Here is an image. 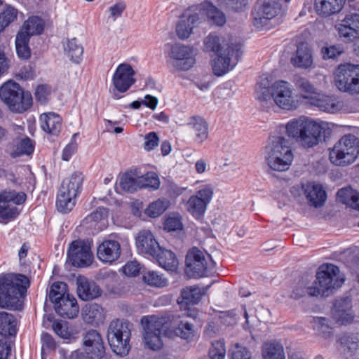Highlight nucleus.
<instances>
[{
	"mask_svg": "<svg viewBox=\"0 0 359 359\" xmlns=\"http://www.w3.org/2000/svg\"><path fill=\"white\" fill-rule=\"evenodd\" d=\"M358 155L359 140L352 134L344 135L329 149V159L336 166L349 165L355 161Z\"/></svg>",
	"mask_w": 359,
	"mask_h": 359,
	"instance_id": "nucleus-7",
	"label": "nucleus"
},
{
	"mask_svg": "<svg viewBox=\"0 0 359 359\" xmlns=\"http://www.w3.org/2000/svg\"><path fill=\"white\" fill-rule=\"evenodd\" d=\"M219 6L234 12L243 11L248 5V0H215Z\"/></svg>",
	"mask_w": 359,
	"mask_h": 359,
	"instance_id": "nucleus-51",
	"label": "nucleus"
},
{
	"mask_svg": "<svg viewBox=\"0 0 359 359\" xmlns=\"http://www.w3.org/2000/svg\"><path fill=\"white\" fill-rule=\"evenodd\" d=\"M136 245L140 253L152 257L159 250L160 247L154 236L149 230H143L139 233L136 238Z\"/></svg>",
	"mask_w": 359,
	"mask_h": 359,
	"instance_id": "nucleus-24",
	"label": "nucleus"
},
{
	"mask_svg": "<svg viewBox=\"0 0 359 359\" xmlns=\"http://www.w3.org/2000/svg\"><path fill=\"white\" fill-rule=\"evenodd\" d=\"M168 318L166 317L151 316L142 318L141 322L145 346L154 351L162 347L161 337L168 329Z\"/></svg>",
	"mask_w": 359,
	"mask_h": 359,
	"instance_id": "nucleus-10",
	"label": "nucleus"
},
{
	"mask_svg": "<svg viewBox=\"0 0 359 359\" xmlns=\"http://www.w3.org/2000/svg\"><path fill=\"white\" fill-rule=\"evenodd\" d=\"M282 11L279 1L265 0L262 5L256 8L252 13L253 26L258 29H269L270 20L277 16Z\"/></svg>",
	"mask_w": 359,
	"mask_h": 359,
	"instance_id": "nucleus-15",
	"label": "nucleus"
},
{
	"mask_svg": "<svg viewBox=\"0 0 359 359\" xmlns=\"http://www.w3.org/2000/svg\"><path fill=\"white\" fill-rule=\"evenodd\" d=\"M263 359H285L283 345L276 341L265 342L262 348Z\"/></svg>",
	"mask_w": 359,
	"mask_h": 359,
	"instance_id": "nucleus-36",
	"label": "nucleus"
},
{
	"mask_svg": "<svg viewBox=\"0 0 359 359\" xmlns=\"http://www.w3.org/2000/svg\"><path fill=\"white\" fill-rule=\"evenodd\" d=\"M344 53V48L339 45L323 47L321 54L325 60L334 59Z\"/></svg>",
	"mask_w": 359,
	"mask_h": 359,
	"instance_id": "nucleus-57",
	"label": "nucleus"
},
{
	"mask_svg": "<svg viewBox=\"0 0 359 359\" xmlns=\"http://www.w3.org/2000/svg\"><path fill=\"white\" fill-rule=\"evenodd\" d=\"M141 181V188H151L156 190L159 188L160 180L154 172H148L143 176L140 177Z\"/></svg>",
	"mask_w": 359,
	"mask_h": 359,
	"instance_id": "nucleus-55",
	"label": "nucleus"
},
{
	"mask_svg": "<svg viewBox=\"0 0 359 359\" xmlns=\"http://www.w3.org/2000/svg\"><path fill=\"white\" fill-rule=\"evenodd\" d=\"M153 257L158 262L159 265L168 271H175L178 266V261L175 255L170 250L161 248L156 252Z\"/></svg>",
	"mask_w": 359,
	"mask_h": 359,
	"instance_id": "nucleus-35",
	"label": "nucleus"
},
{
	"mask_svg": "<svg viewBox=\"0 0 359 359\" xmlns=\"http://www.w3.org/2000/svg\"><path fill=\"white\" fill-rule=\"evenodd\" d=\"M142 280L146 284L156 287H163L168 285L167 279L163 275L154 271L144 272Z\"/></svg>",
	"mask_w": 359,
	"mask_h": 359,
	"instance_id": "nucleus-49",
	"label": "nucleus"
},
{
	"mask_svg": "<svg viewBox=\"0 0 359 359\" xmlns=\"http://www.w3.org/2000/svg\"><path fill=\"white\" fill-rule=\"evenodd\" d=\"M76 197L67 194L65 188L60 189L56 202L57 210L63 213L69 212L75 205Z\"/></svg>",
	"mask_w": 359,
	"mask_h": 359,
	"instance_id": "nucleus-43",
	"label": "nucleus"
},
{
	"mask_svg": "<svg viewBox=\"0 0 359 359\" xmlns=\"http://www.w3.org/2000/svg\"><path fill=\"white\" fill-rule=\"evenodd\" d=\"M323 130L321 125L303 118L292 119L285 126L288 137L304 148L317 145L321 140Z\"/></svg>",
	"mask_w": 359,
	"mask_h": 359,
	"instance_id": "nucleus-6",
	"label": "nucleus"
},
{
	"mask_svg": "<svg viewBox=\"0 0 359 359\" xmlns=\"http://www.w3.org/2000/svg\"><path fill=\"white\" fill-rule=\"evenodd\" d=\"M126 9V4L124 1H117L109 8V12L110 13L109 17L111 18L113 20H116L122 15Z\"/></svg>",
	"mask_w": 359,
	"mask_h": 359,
	"instance_id": "nucleus-60",
	"label": "nucleus"
},
{
	"mask_svg": "<svg viewBox=\"0 0 359 359\" xmlns=\"http://www.w3.org/2000/svg\"><path fill=\"white\" fill-rule=\"evenodd\" d=\"M339 38L346 43H352L359 39V9L351 8L334 25Z\"/></svg>",
	"mask_w": 359,
	"mask_h": 359,
	"instance_id": "nucleus-14",
	"label": "nucleus"
},
{
	"mask_svg": "<svg viewBox=\"0 0 359 359\" xmlns=\"http://www.w3.org/2000/svg\"><path fill=\"white\" fill-rule=\"evenodd\" d=\"M131 336L130 325L128 322L115 319L107 329V340L111 350L121 356L126 355L130 349Z\"/></svg>",
	"mask_w": 359,
	"mask_h": 359,
	"instance_id": "nucleus-9",
	"label": "nucleus"
},
{
	"mask_svg": "<svg viewBox=\"0 0 359 359\" xmlns=\"http://www.w3.org/2000/svg\"><path fill=\"white\" fill-rule=\"evenodd\" d=\"M332 315L334 320L341 325L353 322L354 313L351 299L345 297L337 300L334 304Z\"/></svg>",
	"mask_w": 359,
	"mask_h": 359,
	"instance_id": "nucleus-21",
	"label": "nucleus"
},
{
	"mask_svg": "<svg viewBox=\"0 0 359 359\" xmlns=\"http://www.w3.org/2000/svg\"><path fill=\"white\" fill-rule=\"evenodd\" d=\"M68 257L74 266L82 267L90 265L93 259L90 243L81 240L73 241L68 250Z\"/></svg>",
	"mask_w": 359,
	"mask_h": 359,
	"instance_id": "nucleus-18",
	"label": "nucleus"
},
{
	"mask_svg": "<svg viewBox=\"0 0 359 359\" xmlns=\"http://www.w3.org/2000/svg\"><path fill=\"white\" fill-rule=\"evenodd\" d=\"M344 282V277L338 266L332 264L322 266L316 273V279L311 285L304 280L299 281L293 287L290 297L294 299L309 295L327 297L333 290L340 287Z\"/></svg>",
	"mask_w": 359,
	"mask_h": 359,
	"instance_id": "nucleus-3",
	"label": "nucleus"
},
{
	"mask_svg": "<svg viewBox=\"0 0 359 359\" xmlns=\"http://www.w3.org/2000/svg\"><path fill=\"white\" fill-rule=\"evenodd\" d=\"M0 99L15 113H23L32 105V96L16 82L8 81L0 87Z\"/></svg>",
	"mask_w": 359,
	"mask_h": 359,
	"instance_id": "nucleus-8",
	"label": "nucleus"
},
{
	"mask_svg": "<svg viewBox=\"0 0 359 359\" xmlns=\"http://www.w3.org/2000/svg\"><path fill=\"white\" fill-rule=\"evenodd\" d=\"M170 332H172L175 336L187 341H192L196 333V328L192 323L178 318L175 320Z\"/></svg>",
	"mask_w": 359,
	"mask_h": 359,
	"instance_id": "nucleus-32",
	"label": "nucleus"
},
{
	"mask_svg": "<svg viewBox=\"0 0 359 359\" xmlns=\"http://www.w3.org/2000/svg\"><path fill=\"white\" fill-rule=\"evenodd\" d=\"M29 286L27 276L20 273H7L0 276V307L20 310L22 298Z\"/></svg>",
	"mask_w": 359,
	"mask_h": 359,
	"instance_id": "nucleus-4",
	"label": "nucleus"
},
{
	"mask_svg": "<svg viewBox=\"0 0 359 359\" xmlns=\"http://www.w3.org/2000/svg\"><path fill=\"white\" fill-rule=\"evenodd\" d=\"M83 320L91 325H98L103 323L105 313L103 308L97 304L86 305L82 310Z\"/></svg>",
	"mask_w": 359,
	"mask_h": 359,
	"instance_id": "nucleus-30",
	"label": "nucleus"
},
{
	"mask_svg": "<svg viewBox=\"0 0 359 359\" xmlns=\"http://www.w3.org/2000/svg\"><path fill=\"white\" fill-rule=\"evenodd\" d=\"M56 313L62 318L72 319L76 317L79 307L73 295H67L54 305Z\"/></svg>",
	"mask_w": 359,
	"mask_h": 359,
	"instance_id": "nucleus-26",
	"label": "nucleus"
},
{
	"mask_svg": "<svg viewBox=\"0 0 359 359\" xmlns=\"http://www.w3.org/2000/svg\"><path fill=\"white\" fill-rule=\"evenodd\" d=\"M212 196V187L210 184H206L184 202V208L195 219H201L203 218Z\"/></svg>",
	"mask_w": 359,
	"mask_h": 359,
	"instance_id": "nucleus-13",
	"label": "nucleus"
},
{
	"mask_svg": "<svg viewBox=\"0 0 359 359\" xmlns=\"http://www.w3.org/2000/svg\"><path fill=\"white\" fill-rule=\"evenodd\" d=\"M334 82L341 92L351 95L359 93V65H339L334 72Z\"/></svg>",
	"mask_w": 359,
	"mask_h": 359,
	"instance_id": "nucleus-11",
	"label": "nucleus"
},
{
	"mask_svg": "<svg viewBox=\"0 0 359 359\" xmlns=\"http://www.w3.org/2000/svg\"><path fill=\"white\" fill-rule=\"evenodd\" d=\"M170 206V201L165 198H159L151 203L145 209V214L150 217L156 218L163 214Z\"/></svg>",
	"mask_w": 359,
	"mask_h": 359,
	"instance_id": "nucleus-47",
	"label": "nucleus"
},
{
	"mask_svg": "<svg viewBox=\"0 0 359 359\" xmlns=\"http://www.w3.org/2000/svg\"><path fill=\"white\" fill-rule=\"evenodd\" d=\"M358 342V337L355 334H347L341 338V344L351 351L357 348Z\"/></svg>",
	"mask_w": 359,
	"mask_h": 359,
	"instance_id": "nucleus-64",
	"label": "nucleus"
},
{
	"mask_svg": "<svg viewBox=\"0 0 359 359\" xmlns=\"http://www.w3.org/2000/svg\"><path fill=\"white\" fill-rule=\"evenodd\" d=\"M85 353L93 359H101L105 354V348L101 334L95 330H90L86 332L83 339Z\"/></svg>",
	"mask_w": 359,
	"mask_h": 359,
	"instance_id": "nucleus-20",
	"label": "nucleus"
},
{
	"mask_svg": "<svg viewBox=\"0 0 359 359\" xmlns=\"http://www.w3.org/2000/svg\"><path fill=\"white\" fill-rule=\"evenodd\" d=\"M43 29V20L38 16H32L24 22L22 29L18 34L27 35V38H30L31 36L41 34Z\"/></svg>",
	"mask_w": 359,
	"mask_h": 359,
	"instance_id": "nucleus-39",
	"label": "nucleus"
},
{
	"mask_svg": "<svg viewBox=\"0 0 359 359\" xmlns=\"http://www.w3.org/2000/svg\"><path fill=\"white\" fill-rule=\"evenodd\" d=\"M65 55L74 62L79 63L83 53V46L76 38L68 39L64 46Z\"/></svg>",
	"mask_w": 359,
	"mask_h": 359,
	"instance_id": "nucleus-41",
	"label": "nucleus"
},
{
	"mask_svg": "<svg viewBox=\"0 0 359 359\" xmlns=\"http://www.w3.org/2000/svg\"><path fill=\"white\" fill-rule=\"evenodd\" d=\"M255 98L265 109L277 106L285 110H292L298 106L292 86L283 80L271 83L267 77H262L256 86Z\"/></svg>",
	"mask_w": 359,
	"mask_h": 359,
	"instance_id": "nucleus-2",
	"label": "nucleus"
},
{
	"mask_svg": "<svg viewBox=\"0 0 359 359\" xmlns=\"http://www.w3.org/2000/svg\"><path fill=\"white\" fill-rule=\"evenodd\" d=\"M50 93V88L47 86L40 85L36 89L35 97H36V99L41 104H45L48 100Z\"/></svg>",
	"mask_w": 359,
	"mask_h": 359,
	"instance_id": "nucleus-62",
	"label": "nucleus"
},
{
	"mask_svg": "<svg viewBox=\"0 0 359 359\" xmlns=\"http://www.w3.org/2000/svg\"><path fill=\"white\" fill-rule=\"evenodd\" d=\"M83 182L81 173L75 172L69 178L62 182L60 189L65 188V191L72 196H77Z\"/></svg>",
	"mask_w": 359,
	"mask_h": 359,
	"instance_id": "nucleus-42",
	"label": "nucleus"
},
{
	"mask_svg": "<svg viewBox=\"0 0 359 359\" xmlns=\"http://www.w3.org/2000/svg\"><path fill=\"white\" fill-rule=\"evenodd\" d=\"M226 355L225 343L223 339H219L212 343L209 351L210 359H224Z\"/></svg>",
	"mask_w": 359,
	"mask_h": 359,
	"instance_id": "nucleus-54",
	"label": "nucleus"
},
{
	"mask_svg": "<svg viewBox=\"0 0 359 359\" xmlns=\"http://www.w3.org/2000/svg\"><path fill=\"white\" fill-rule=\"evenodd\" d=\"M302 189L310 205L315 208L323 205L326 200V193L321 184L307 182L302 185Z\"/></svg>",
	"mask_w": 359,
	"mask_h": 359,
	"instance_id": "nucleus-23",
	"label": "nucleus"
},
{
	"mask_svg": "<svg viewBox=\"0 0 359 359\" xmlns=\"http://www.w3.org/2000/svg\"><path fill=\"white\" fill-rule=\"evenodd\" d=\"M29 38L27 35L18 34L15 39V46L18 55L22 59H27L30 57V49L28 46Z\"/></svg>",
	"mask_w": 359,
	"mask_h": 359,
	"instance_id": "nucleus-52",
	"label": "nucleus"
},
{
	"mask_svg": "<svg viewBox=\"0 0 359 359\" xmlns=\"http://www.w3.org/2000/svg\"><path fill=\"white\" fill-rule=\"evenodd\" d=\"M76 285L78 296L83 301L92 300L101 295L102 290L100 287L85 277H79Z\"/></svg>",
	"mask_w": 359,
	"mask_h": 359,
	"instance_id": "nucleus-25",
	"label": "nucleus"
},
{
	"mask_svg": "<svg viewBox=\"0 0 359 359\" xmlns=\"http://www.w3.org/2000/svg\"><path fill=\"white\" fill-rule=\"evenodd\" d=\"M107 216V210L104 208L99 207L90 215H88L83 222L85 224H89L90 227L102 230L106 226Z\"/></svg>",
	"mask_w": 359,
	"mask_h": 359,
	"instance_id": "nucleus-37",
	"label": "nucleus"
},
{
	"mask_svg": "<svg viewBox=\"0 0 359 359\" xmlns=\"http://www.w3.org/2000/svg\"><path fill=\"white\" fill-rule=\"evenodd\" d=\"M141 181L140 177L136 176L134 173H126L123 175L119 181L120 187L128 192H133L138 189H141Z\"/></svg>",
	"mask_w": 359,
	"mask_h": 359,
	"instance_id": "nucleus-44",
	"label": "nucleus"
},
{
	"mask_svg": "<svg viewBox=\"0 0 359 359\" xmlns=\"http://www.w3.org/2000/svg\"><path fill=\"white\" fill-rule=\"evenodd\" d=\"M203 292L196 285L186 287L182 290L181 297L186 304H196L201 299Z\"/></svg>",
	"mask_w": 359,
	"mask_h": 359,
	"instance_id": "nucleus-45",
	"label": "nucleus"
},
{
	"mask_svg": "<svg viewBox=\"0 0 359 359\" xmlns=\"http://www.w3.org/2000/svg\"><path fill=\"white\" fill-rule=\"evenodd\" d=\"M340 202L352 209L359 210V192L350 187L342 188L337 191Z\"/></svg>",
	"mask_w": 359,
	"mask_h": 359,
	"instance_id": "nucleus-38",
	"label": "nucleus"
},
{
	"mask_svg": "<svg viewBox=\"0 0 359 359\" xmlns=\"http://www.w3.org/2000/svg\"><path fill=\"white\" fill-rule=\"evenodd\" d=\"M215 266L210 255H205L196 248L189 251L186 257L185 272L190 278H198L208 275Z\"/></svg>",
	"mask_w": 359,
	"mask_h": 359,
	"instance_id": "nucleus-12",
	"label": "nucleus"
},
{
	"mask_svg": "<svg viewBox=\"0 0 359 359\" xmlns=\"http://www.w3.org/2000/svg\"><path fill=\"white\" fill-rule=\"evenodd\" d=\"M187 125L195 134V140L198 143H203L208 137V126L203 118L201 116H191Z\"/></svg>",
	"mask_w": 359,
	"mask_h": 359,
	"instance_id": "nucleus-34",
	"label": "nucleus"
},
{
	"mask_svg": "<svg viewBox=\"0 0 359 359\" xmlns=\"http://www.w3.org/2000/svg\"><path fill=\"white\" fill-rule=\"evenodd\" d=\"M170 56V64L175 71H188L194 67L196 62L193 48L184 45H173Z\"/></svg>",
	"mask_w": 359,
	"mask_h": 359,
	"instance_id": "nucleus-17",
	"label": "nucleus"
},
{
	"mask_svg": "<svg viewBox=\"0 0 359 359\" xmlns=\"http://www.w3.org/2000/svg\"><path fill=\"white\" fill-rule=\"evenodd\" d=\"M199 9L207 15L210 22L217 26H223L226 22L225 14L210 1L202 3Z\"/></svg>",
	"mask_w": 359,
	"mask_h": 359,
	"instance_id": "nucleus-31",
	"label": "nucleus"
},
{
	"mask_svg": "<svg viewBox=\"0 0 359 359\" xmlns=\"http://www.w3.org/2000/svg\"><path fill=\"white\" fill-rule=\"evenodd\" d=\"M205 51L213 53L217 57L212 60L215 75L222 76L232 70L241 56V44L230 36L209 34L204 40Z\"/></svg>",
	"mask_w": 359,
	"mask_h": 359,
	"instance_id": "nucleus-1",
	"label": "nucleus"
},
{
	"mask_svg": "<svg viewBox=\"0 0 359 359\" xmlns=\"http://www.w3.org/2000/svg\"><path fill=\"white\" fill-rule=\"evenodd\" d=\"M135 72L130 64L121 63L117 67L112 77L114 88L112 96L114 99L121 98L119 93L126 92L135 83Z\"/></svg>",
	"mask_w": 359,
	"mask_h": 359,
	"instance_id": "nucleus-16",
	"label": "nucleus"
},
{
	"mask_svg": "<svg viewBox=\"0 0 359 359\" xmlns=\"http://www.w3.org/2000/svg\"><path fill=\"white\" fill-rule=\"evenodd\" d=\"M67 286L63 282L54 283L50 289L48 294L49 299L54 304L60 301L63 297L69 295L67 292Z\"/></svg>",
	"mask_w": 359,
	"mask_h": 359,
	"instance_id": "nucleus-50",
	"label": "nucleus"
},
{
	"mask_svg": "<svg viewBox=\"0 0 359 359\" xmlns=\"http://www.w3.org/2000/svg\"><path fill=\"white\" fill-rule=\"evenodd\" d=\"M292 65L297 68L308 69L313 65L312 53L308 46L301 43L297 46V50L290 58Z\"/></svg>",
	"mask_w": 359,
	"mask_h": 359,
	"instance_id": "nucleus-27",
	"label": "nucleus"
},
{
	"mask_svg": "<svg viewBox=\"0 0 359 359\" xmlns=\"http://www.w3.org/2000/svg\"><path fill=\"white\" fill-rule=\"evenodd\" d=\"M293 152L288 140L282 135L270 138L265 147V162L273 170L283 172L289 169L293 161Z\"/></svg>",
	"mask_w": 359,
	"mask_h": 359,
	"instance_id": "nucleus-5",
	"label": "nucleus"
},
{
	"mask_svg": "<svg viewBox=\"0 0 359 359\" xmlns=\"http://www.w3.org/2000/svg\"><path fill=\"white\" fill-rule=\"evenodd\" d=\"M164 225L165 229L168 231L180 230L182 228V218L180 215L169 216Z\"/></svg>",
	"mask_w": 359,
	"mask_h": 359,
	"instance_id": "nucleus-59",
	"label": "nucleus"
},
{
	"mask_svg": "<svg viewBox=\"0 0 359 359\" xmlns=\"http://www.w3.org/2000/svg\"><path fill=\"white\" fill-rule=\"evenodd\" d=\"M26 200V195L23 192L15 191H4L0 193V204L20 205Z\"/></svg>",
	"mask_w": 359,
	"mask_h": 359,
	"instance_id": "nucleus-46",
	"label": "nucleus"
},
{
	"mask_svg": "<svg viewBox=\"0 0 359 359\" xmlns=\"http://www.w3.org/2000/svg\"><path fill=\"white\" fill-rule=\"evenodd\" d=\"M16 325L17 320L12 314L0 311V335L15 336L17 332Z\"/></svg>",
	"mask_w": 359,
	"mask_h": 359,
	"instance_id": "nucleus-40",
	"label": "nucleus"
},
{
	"mask_svg": "<svg viewBox=\"0 0 359 359\" xmlns=\"http://www.w3.org/2000/svg\"><path fill=\"white\" fill-rule=\"evenodd\" d=\"M20 213L19 209L12 204H0V222L6 223L15 219Z\"/></svg>",
	"mask_w": 359,
	"mask_h": 359,
	"instance_id": "nucleus-53",
	"label": "nucleus"
},
{
	"mask_svg": "<svg viewBox=\"0 0 359 359\" xmlns=\"http://www.w3.org/2000/svg\"><path fill=\"white\" fill-rule=\"evenodd\" d=\"M345 0H315V10L318 14L330 16L339 12Z\"/></svg>",
	"mask_w": 359,
	"mask_h": 359,
	"instance_id": "nucleus-33",
	"label": "nucleus"
},
{
	"mask_svg": "<svg viewBox=\"0 0 359 359\" xmlns=\"http://www.w3.org/2000/svg\"><path fill=\"white\" fill-rule=\"evenodd\" d=\"M18 15V10L11 6H6L4 10L0 13V20L6 27L13 22Z\"/></svg>",
	"mask_w": 359,
	"mask_h": 359,
	"instance_id": "nucleus-56",
	"label": "nucleus"
},
{
	"mask_svg": "<svg viewBox=\"0 0 359 359\" xmlns=\"http://www.w3.org/2000/svg\"><path fill=\"white\" fill-rule=\"evenodd\" d=\"M39 121L42 130L47 133L57 135L60 132L62 118L57 114L54 112L42 114Z\"/></svg>",
	"mask_w": 359,
	"mask_h": 359,
	"instance_id": "nucleus-29",
	"label": "nucleus"
},
{
	"mask_svg": "<svg viewBox=\"0 0 359 359\" xmlns=\"http://www.w3.org/2000/svg\"><path fill=\"white\" fill-rule=\"evenodd\" d=\"M34 144L29 137L23 138L17 146L16 153L18 155L30 154L34 151Z\"/></svg>",
	"mask_w": 359,
	"mask_h": 359,
	"instance_id": "nucleus-58",
	"label": "nucleus"
},
{
	"mask_svg": "<svg viewBox=\"0 0 359 359\" xmlns=\"http://www.w3.org/2000/svg\"><path fill=\"white\" fill-rule=\"evenodd\" d=\"M159 139L155 132H151L144 137V148L147 151L154 149L158 144Z\"/></svg>",
	"mask_w": 359,
	"mask_h": 359,
	"instance_id": "nucleus-63",
	"label": "nucleus"
},
{
	"mask_svg": "<svg viewBox=\"0 0 359 359\" xmlns=\"http://www.w3.org/2000/svg\"><path fill=\"white\" fill-rule=\"evenodd\" d=\"M231 359H251V353L245 347L236 344L231 352Z\"/></svg>",
	"mask_w": 359,
	"mask_h": 359,
	"instance_id": "nucleus-61",
	"label": "nucleus"
},
{
	"mask_svg": "<svg viewBox=\"0 0 359 359\" xmlns=\"http://www.w3.org/2000/svg\"><path fill=\"white\" fill-rule=\"evenodd\" d=\"M294 83L304 98L311 97L317 94L316 88L306 78L297 76L294 80Z\"/></svg>",
	"mask_w": 359,
	"mask_h": 359,
	"instance_id": "nucleus-48",
	"label": "nucleus"
},
{
	"mask_svg": "<svg viewBox=\"0 0 359 359\" xmlns=\"http://www.w3.org/2000/svg\"><path fill=\"white\" fill-rule=\"evenodd\" d=\"M358 102L357 100H352L345 103L337 98L325 96L316 100L315 104L321 110L330 113H334L341 109L352 113L359 111V109L357 107Z\"/></svg>",
	"mask_w": 359,
	"mask_h": 359,
	"instance_id": "nucleus-19",
	"label": "nucleus"
},
{
	"mask_svg": "<svg viewBox=\"0 0 359 359\" xmlns=\"http://www.w3.org/2000/svg\"><path fill=\"white\" fill-rule=\"evenodd\" d=\"M201 21L202 18L197 13H191L187 18L181 20L176 26L177 36L182 40L188 39L194 28L197 27Z\"/></svg>",
	"mask_w": 359,
	"mask_h": 359,
	"instance_id": "nucleus-28",
	"label": "nucleus"
},
{
	"mask_svg": "<svg viewBox=\"0 0 359 359\" xmlns=\"http://www.w3.org/2000/svg\"><path fill=\"white\" fill-rule=\"evenodd\" d=\"M121 245L114 239H106L97 247V257L105 263H111L117 260L121 255Z\"/></svg>",
	"mask_w": 359,
	"mask_h": 359,
	"instance_id": "nucleus-22",
	"label": "nucleus"
}]
</instances>
